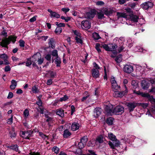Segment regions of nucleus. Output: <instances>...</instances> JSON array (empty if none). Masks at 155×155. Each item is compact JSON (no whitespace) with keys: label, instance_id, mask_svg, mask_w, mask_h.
I'll return each mask as SVG.
<instances>
[{"label":"nucleus","instance_id":"nucleus-1","mask_svg":"<svg viewBox=\"0 0 155 155\" xmlns=\"http://www.w3.org/2000/svg\"><path fill=\"white\" fill-rule=\"evenodd\" d=\"M124 111V108L121 106L116 107L113 109V105L108 104L105 105V111L108 115H112L113 114H122Z\"/></svg>","mask_w":155,"mask_h":155},{"label":"nucleus","instance_id":"nucleus-2","mask_svg":"<svg viewBox=\"0 0 155 155\" xmlns=\"http://www.w3.org/2000/svg\"><path fill=\"white\" fill-rule=\"evenodd\" d=\"M119 19L120 20H126L128 18H129L130 20L133 22H137L138 21L139 18L137 15L132 13H130L129 15L126 13H117Z\"/></svg>","mask_w":155,"mask_h":155},{"label":"nucleus","instance_id":"nucleus-3","mask_svg":"<svg viewBox=\"0 0 155 155\" xmlns=\"http://www.w3.org/2000/svg\"><path fill=\"white\" fill-rule=\"evenodd\" d=\"M108 138L113 141V143L109 141V144L112 149H114L115 147L118 146L120 145L119 141L117 140L116 136L112 133H110L108 134Z\"/></svg>","mask_w":155,"mask_h":155},{"label":"nucleus","instance_id":"nucleus-4","mask_svg":"<svg viewBox=\"0 0 155 155\" xmlns=\"http://www.w3.org/2000/svg\"><path fill=\"white\" fill-rule=\"evenodd\" d=\"M16 38L17 37L16 36H9L8 38L2 39L0 42V45L2 47H6L11 41H12L13 43H14L16 40Z\"/></svg>","mask_w":155,"mask_h":155},{"label":"nucleus","instance_id":"nucleus-5","mask_svg":"<svg viewBox=\"0 0 155 155\" xmlns=\"http://www.w3.org/2000/svg\"><path fill=\"white\" fill-rule=\"evenodd\" d=\"M124 91L122 92H120L118 91H117V90L114 91L113 96L116 97H121L125 95H126L127 93L128 90L127 88L125 85L124 86Z\"/></svg>","mask_w":155,"mask_h":155},{"label":"nucleus","instance_id":"nucleus-6","mask_svg":"<svg viewBox=\"0 0 155 155\" xmlns=\"http://www.w3.org/2000/svg\"><path fill=\"white\" fill-rule=\"evenodd\" d=\"M102 47L106 51H114L117 47L115 44H110L108 45L105 44H102Z\"/></svg>","mask_w":155,"mask_h":155},{"label":"nucleus","instance_id":"nucleus-7","mask_svg":"<svg viewBox=\"0 0 155 155\" xmlns=\"http://www.w3.org/2000/svg\"><path fill=\"white\" fill-rule=\"evenodd\" d=\"M101 11L106 15L109 16L113 13L114 11L113 9L110 8H104L101 9Z\"/></svg>","mask_w":155,"mask_h":155},{"label":"nucleus","instance_id":"nucleus-8","mask_svg":"<svg viewBox=\"0 0 155 155\" xmlns=\"http://www.w3.org/2000/svg\"><path fill=\"white\" fill-rule=\"evenodd\" d=\"M91 27V23L88 20L83 21L81 22V28L82 29L87 30Z\"/></svg>","mask_w":155,"mask_h":155},{"label":"nucleus","instance_id":"nucleus-9","mask_svg":"<svg viewBox=\"0 0 155 155\" xmlns=\"http://www.w3.org/2000/svg\"><path fill=\"white\" fill-rule=\"evenodd\" d=\"M153 5L152 3L148 1L142 4L141 6L144 9L147 10L152 8Z\"/></svg>","mask_w":155,"mask_h":155},{"label":"nucleus","instance_id":"nucleus-10","mask_svg":"<svg viewBox=\"0 0 155 155\" xmlns=\"http://www.w3.org/2000/svg\"><path fill=\"white\" fill-rule=\"evenodd\" d=\"M31 131H23L20 132V135L24 138L28 139L31 136Z\"/></svg>","mask_w":155,"mask_h":155},{"label":"nucleus","instance_id":"nucleus-11","mask_svg":"<svg viewBox=\"0 0 155 155\" xmlns=\"http://www.w3.org/2000/svg\"><path fill=\"white\" fill-rule=\"evenodd\" d=\"M134 70L133 66L130 64H126L124 67V71L127 73H130Z\"/></svg>","mask_w":155,"mask_h":155},{"label":"nucleus","instance_id":"nucleus-12","mask_svg":"<svg viewBox=\"0 0 155 155\" xmlns=\"http://www.w3.org/2000/svg\"><path fill=\"white\" fill-rule=\"evenodd\" d=\"M92 76L95 78L99 77L100 74L98 70L97 69H92L91 70Z\"/></svg>","mask_w":155,"mask_h":155},{"label":"nucleus","instance_id":"nucleus-13","mask_svg":"<svg viewBox=\"0 0 155 155\" xmlns=\"http://www.w3.org/2000/svg\"><path fill=\"white\" fill-rule=\"evenodd\" d=\"M0 58L4 60V64L5 65L9 64L10 63L8 60V57L5 54H0Z\"/></svg>","mask_w":155,"mask_h":155},{"label":"nucleus","instance_id":"nucleus-14","mask_svg":"<svg viewBox=\"0 0 155 155\" xmlns=\"http://www.w3.org/2000/svg\"><path fill=\"white\" fill-rule=\"evenodd\" d=\"M101 109L99 107L95 108L94 112V116L96 118L98 117L101 114Z\"/></svg>","mask_w":155,"mask_h":155},{"label":"nucleus","instance_id":"nucleus-15","mask_svg":"<svg viewBox=\"0 0 155 155\" xmlns=\"http://www.w3.org/2000/svg\"><path fill=\"white\" fill-rule=\"evenodd\" d=\"M48 11L50 12V15L51 18H58L60 17V15L56 12H53L51 9H48Z\"/></svg>","mask_w":155,"mask_h":155},{"label":"nucleus","instance_id":"nucleus-16","mask_svg":"<svg viewBox=\"0 0 155 155\" xmlns=\"http://www.w3.org/2000/svg\"><path fill=\"white\" fill-rule=\"evenodd\" d=\"M80 124L77 122L73 123L71 125V130L73 131H75L78 130L80 127Z\"/></svg>","mask_w":155,"mask_h":155},{"label":"nucleus","instance_id":"nucleus-17","mask_svg":"<svg viewBox=\"0 0 155 155\" xmlns=\"http://www.w3.org/2000/svg\"><path fill=\"white\" fill-rule=\"evenodd\" d=\"M137 104L135 103H129L127 104V106L128 107L130 111H131L134 110V108L137 106Z\"/></svg>","mask_w":155,"mask_h":155},{"label":"nucleus","instance_id":"nucleus-18","mask_svg":"<svg viewBox=\"0 0 155 155\" xmlns=\"http://www.w3.org/2000/svg\"><path fill=\"white\" fill-rule=\"evenodd\" d=\"M41 57V55L40 53H37L36 54L33 55L31 58L32 62L34 63H35L36 61H37L38 60L39 58Z\"/></svg>","mask_w":155,"mask_h":155},{"label":"nucleus","instance_id":"nucleus-19","mask_svg":"<svg viewBox=\"0 0 155 155\" xmlns=\"http://www.w3.org/2000/svg\"><path fill=\"white\" fill-rule=\"evenodd\" d=\"M95 13L93 11H91L89 12L86 13L85 15V17L86 18H93L94 16Z\"/></svg>","mask_w":155,"mask_h":155},{"label":"nucleus","instance_id":"nucleus-20","mask_svg":"<svg viewBox=\"0 0 155 155\" xmlns=\"http://www.w3.org/2000/svg\"><path fill=\"white\" fill-rule=\"evenodd\" d=\"M153 114H155V106L153 107L150 110H148L146 114V115L151 117Z\"/></svg>","mask_w":155,"mask_h":155},{"label":"nucleus","instance_id":"nucleus-21","mask_svg":"<svg viewBox=\"0 0 155 155\" xmlns=\"http://www.w3.org/2000/svg\"><path fill=\"white\" fill-rule=\"evenodd\" d=\"M141 84L143 88L144 89H147L149 87L150 85L149 84L145 81H142Z\"/></svg>","mask_w":155,"mask_h":155},{"label":"nucleus","instance_id":"nucleus-22","mask_svg":"<svg viewBox=\"0 0 155 155\" xmlns=\"http://www.w3.org/2000/svg\"><path fill=\"white\" fill-rule=\"evenodd\" d=\"M17 85V83L15 80H12L11 81V84L10 86V88L12 90L14 89Z\"/></svg>","mask_w":155,"mask_h":155},{"label":"nucleus","instance_id":"nucleus-23","mask_svg":"<svg viewBox=\"0 0 155 155\" xmlns=\"http://www.w3.org/2000/svg\"><path fill=\"white\" fill-rule=\"evenodd\" d=\"M56 114L61 117H63L64 116V111L61 109L57 110Z\"/></svg>","mask_w":155,"mask_h":155},{"label":"nucleus","instance_id":"nucleus-24","mask_svg":"<svg viewBox=\"0 0 155 155\" xmlns=\"http://www.w3.org/2000/svg\"><path fill=\"white\" fill-rule=\"evenodd\" d=\"M90 96V94L87 92L84 93L83 97L81 99V101H83L87 100Z\"/></svg>","mask_w":155,"mask_h":155},{"label":"nucleus","instance_id":"nucleus-25","mask_svg":"<svg viewBox=\"0 0 155 155\" xmlns=\"http://www.w3.org/2000/svg\"><path fill=\"white\" fill-rule=\"evenodd\" d=\"M49 41L48 42L49 46L53 48L55 47V45L54 44V40L53 38H51L49 39Z\"/></svg>","mask_w":155,"mask_h":155},{"label":"nucleus","instance_id":"nucleus-26","mask_svg":"<svg viewBox=\"0 0 155 155\" xmlns=\"http://www.w3.org/2000/svg\"><path fill=\"white\" fill-rule=\"evenodd\" d=\"M112 89L114 91L115 90H117L120 88V86L117 84V83L111 84Z\"/></svg>","mask_w":155,"mask_h":155},{"label":"nucleus","instance_id":"nucleus-27","mask_svg":"<svg viewBox=\"0 0 155 155\" xmlns=\"http://www.w3.org/2000/svg\"><path fill=\"white\" fill-rule=\"evenodd\" d=\"M71 133L68 130H66L64 131L63 136L64 138H67L71 135Z\"/></svg>","mask_w":155,"mask_h":155},{"label":"nucleus","instance_id":"nucleus-28","mask_svg":"<svg viewBox=\"0 0 155 155\" xmlns=\"http://www.w3.org/2000/svg\"><path fill=\"white\" fill-rule=\"evenodd\" d=\"M54 62L56 64L57 67H59L61 63V61L60 58L58 57H56Z\"/></svg>","mask_w":155,"mask_h":155},{"label":"nucleus","instance_id":"nucleus-29","mask_svg":"<svg viewBox=\"0 0 155 155\" xmlns=\"http://www.w3.org/2000/svg\"><path fill=\"white\" fill-rule=\"evenodd\" d=\"M131 85L134 89L136 88L138 86V83L135 80H133L131 82Z\"/></svg>","mask_w":155,"mask_h":155},{"label":"nucleus","instance_id":"nucleus-30","mask_svg":"<svg viewBox=\"0 0 155 155\" xmlns=\"http://www.w3.org/2000/svg\"><path fill=\"white\" fill-rule=\"evenodd\" d=\"M23 115L25 119L27 118L29 115V111L27 109L25 110L23 112Z\"/></svg>","mask_w":155,"mask_h":155},{"label":"nucleus","instance_id":"nucleus-31","mask_svg":"<svg viewBox=\"0 0 155 155\" xmlns=\"http://www.w3.org/2000/svg\"><path fill=\"white\" fill-rule=\"evenodd\" d=\"M114 119L112 117H109L107 118L106 122L109 125H111L112 124Z\"/></svg>","mask_w":155,"mask_h":155},{"label":"nucleus","instance_id":"nucleus-32","mask_svg":"<svg viewBox=\"0 0 155 155\" xmlns=\"http://www.w3.org/2000/svg\"><path fill=\"white\" fill-rule=\"evenodd\" d=\"M104 13L102 12L101 10V12L98 13L97 14L98 18L99 19H102L103 18H104Z\"/></svg>","mask_w":155,"mask_h":155},{"label":"nucleus","instance_id":"nucleus-33","mask_svg":"<svg viewBox=\"0 0 155 155\" xmlns=\"http://www.w3.org/2000/svg\"><path fill=\"white\" fill-rule=\"evenodd\" d=\"M102 46V44L101 45L99 43H97L96 45L95 48L98 53L101 52V48Z\"/></svg>","mask_w":155,"mask_h":155},{"label":"nucleus","instance_id":"nucleus-34","mask_svg":"<svg viewBox=\"0 0 155 155\" xmlns=\"http://www.w3.org/2000/svg\"><path fill=\"white\" fill-rule=\"evenodd\" d=\"M122 60V56L120 55L116 57L115 59V61L118 63H120Z\"/></svg>","mask_w":155,"mask_h":155},{"label":"nucleus","instance_id":"nucleus-35","mask_svg":"<svg viewBox=\"0 0 155 155\" xmlns=\"http://www.w3.org/2000/svg\"><path fill=\"white\" fill-rule=\"evenodd\" d=\"M87 137L86 136L84 137L81 139V142L83 143L84 144L86 145L87 142Z\"/></svg>","mask_w":155,"mask_h":155},{"label":"nucleus","instance_id":"nucleus-36","mask_svg":"<svg viewBox=\"0 0 155 155\" xmlns=\"http://www.w3.org/2000/svg\"><path fill=\"white\" fill-rule=\"evenodd\" d=\"M93 36L94 39L96 40H98L101 38V37L96 32L93 33Z\"/></svg>","mask_w":155,"mask_h":155},{"label":"nucleus","instance_id":"nucleus-37","mask_svg":"<svg viewBox=\"0 0 155 155\" xmlns=\"http://www.w3.org/2000/svg\"><path fill=\"white\" fill-rule=\"evenodd\" d=\"M134 50L135 51L143 52V49L139 46H136L135 47Z\"/></svg>","mask_w":155,"mask_h":155},{"label":"nucleus","instance_id":"nucleus-38","mask_svg":"<svg viewBox=\"0 0 155 155\" xmlns=\"http://www.w3.org/2000/svg\"><path fill=\"white\" fill-rule=\"evenodd\" d=\"M39 134L40 136L41 137V138L43 139L44 140H47L48 139V137L46 135L44 134L42 132H39Z\"/></svg>","mask_w":155,"mask_h":155},{"label":"nucleus","instance_id":"nucleus-39","mask_svg":"<svg viewBox=\"0 0 155 155\" xmlns=\"http://www.w3.org/2000/svg\"><path fill=\"white\" fill-rule=\"evenodd\" d=\"M10 136L12 138L15 137L16 136V134L15 133L14 130H12L9 133Z\"/></svg>","mask_w":155,"mask_h":155},{"label":"nucleus","instance_id":"nucleus-40","mask_svg":"<svg viewBox=\"0 0 155 155\" xmlns=\"http://www.w3.org/2000/svg\"><path fill=\"white\" fill-rule=\"evenodd\" d=\"M52 150L54 153L58 154L59 152V149L56 146H54L52 148Z\"/></svg>","mask_w":155,"mask_h":155},{"label":"nucleus","instance_id":"nucleus-41","mask_svg":"<svg viewBox=\"0 0 155 155\" xmlns=\"http://www.w3.org/2000/svg\"><path fill=\"white\" fill-rule=\"evenodd\" d=\"M75 39L78 43H79L80 44H81L82 43V41L81 36H79V37H76Z\"/></svg>","mask_w":155,"mask_h":155},{"label":"nucleus","instance_id":"nucleus-42","mask_svg":"<svg viewBox=\"0 0 155 155\" xmlns=\"http://www.w3.org/2000/svg\"><path fill=\"white\" fill-rule=\"evenodd\" d=\"M62 31V29L60 27H57L55 31V32L57 34H59L61 33Z\"/></svg>","mask_w":155,"mask_h":155},{"label":"nucleus","instance_id":"nucleus-43","mask_svg":"<svg viewBox=\"0 0 155 155\" xmlns=\"http://www.w3.org/2000/svg\"><path fill=\"white\" fill-rule=\"evenodd\" d=\"M49 74L51 78H54L56 76V74L55 72L50 71L49 72Z\"/></svg>","mask_w":155,"mask_h":155},{"label":"nucleus","instance_id":"nucleus-44","mask_svg":"<svg viewBox=\"0 0 155 155\" xmlns=\"http://www.w3.org/2000/svg\"><path fill=\"white\" fill-rule=\"evenodd\" d=\"M10 147L11 149H12L16 152H18V146L17 145H15L14 146H11Z\"/></svg>","mask_w":155,"mask_h":155},{"label":"nucleus","instance_id":"nucleus-45","mask_svg":"<svg viewBox=\"0 0 155 155\" xmlns=\"http://www.w3.org/2000/svg\"><path fill=\"white\" fill-rule=\"evenodd\" d=\"M19 46L21 48H24L25 46V42L22 40H20L19 41Z\"/></svg>","mask_w":155,"mask_h":155},{"label":"nucleus","instance_id":"nucleus-46","mask_svg":"<svg viewBox=\"0 0 155 155\" xmlns=\"http://www.w3.org/2000/svg\"><path fill=\"white\" fill-rule=\"evenodd\" d=\"M134 92L136 94H138V95H140L142 96L143 97H147L149 96L148 94H146L144 93H143L140 92H135V91H134Z\"/></svg>","mask_w":155,"mask_h":155},{"label":"nucleus","instance_id":"nucleus-47","mask_svg":"<svg viewBox=\"0 0 155 155\" xmlns=\"http://www.w3.org/2000/svg\"><path fill=\"white\" fill-rule=\"evenodd\" d=\"M32 91L33 93H38L39 91L38 88L35 86L32 87Z\"/></svg>","mask_w":155,"mask_h":155},{"label":"nucleus","instance_id":"nucleus-48","mask_svg":"<svg viewBox=\"0 0 155 155\" xmlns=\"http://www.w3.org/2000/svg\"><path fill=\"white\" fill-rule=\"evenodd\" d=\"M68 97L66 95H65L63 97L60 98L59 101L61 102L63 101H65L67 99H68Z\"/></svg>","mask_w":155,"mask_h":155},{"label":"nucleus","instance_id":"nucleus-49","mask_svg":"<svg viewBox=\"0 0 155 155\" xmlns=\"http://www.w3.org/2000/svg\"><path fill=\"white\" fill-rule=\"evenodd\" d=\"M31 58H28V59L27 61L26 62V65L27 66H29L31 64Z\"/></svg>","mask_w":155,"mask_h":155},{"label":"nucleus","instance_id":"nucleus-50","mask_svg":"<svg viewBox=\"0 0 155 155\" xmlns=\"http://www.w3.org/2000/svg\"><path fill=\"white\" fill-rule=\"evenodd\" d=\"M85 145L83 143H81V141L78 143V147L80 149H81L83 148Z\"/></svg>","mask_w":155,"mask_h":155},{"label":"nucleus","instance_id":"nucleus-51","mask_svg":"<svg viewBox=\"0 0 155 155\" xmlns=\"http://www.w3.org/2000/svg\"><path fill=\"white\" fill-rule=\"evenodd\" d=\"M97 141L98 142L100 143H102L103 141V137L101 136L98 137L97 139Z\"/></svg>","mask_w":155,"mask_h":155},{"label":"nucleus","instance_id":"nucleus-52","mask_svg":"<svg viewBox=\"0 0 155 155\" xmlns=\"http://www.w3.org/2000/svg\"><path fill=\"white\" fill-rule=\"evenodd\" d=\"M52 54L53 56H55L56 57H58L57 54V51L56 50H54L52 52Z\"/></svg>","mask_w":155,"mask_h":155},{"label":"nucleus","instance_id":"nucleus-53","mask_svg":"<svg viewBox=\"0 0 155 155\" xmlns=\"http://www.w3.org/2000/svg\"><path fill=\"white\" fill-rule=\"evenodd\" d=\"M44 59L41 58V57L39 58L37 62L38 64H41L43 62Z\"/></svg>","mask_w":155,"mask_h":155},{"label":"nucleus","instance_id":"nucleus-54","mask_svg":"<svg viewBox=\"0 0 155 155\" xmlns=\"http://www.w3.org/2000/svg\"><path fill=\"white\" fill-rule=\"evenodd\" d=\"M140 105L143 108H145L147 107L148 104L147 103H142L140 104Z\"/></svg>","mask_w":155,"mask_h":155},{"label":"nucleus","instance_id":"nucleus-55","mask_svg":"<svg viewBox=\"0 0 155 155\" xmlns=\"http://www.w3.org/2000/svg\"><path fill=\"white\" fill-rule=\"evenodd\" d=\"M144 68H145V69L146 71H151L153 70V68L150 67L149 66H148L146 65H145V66H144Z\"/></svg>","mask_w":155,"mask_h":155},{"label":"nucleus","instance_id":"nucleus-56","mask_svg":"<svg viewBox=\"0 0 155 155\" xmlns=\"http://www.w3.org/2000/svg\"><path fill=\"white\" fill-rule=\"evenodd\" d=\"M45 117L47 118L46 121L48 122H51L53 120V119L48 116H46Z\"/></svg>","mask_w":155,"mask_h":155},{"label":"nucleus","instance_id":"nucleus-57","mask_svg":"<svg viewBox=\"0 0 155 155\" xmlns=\"http://www.w3.org/2000/svg\"><path fill=\"white\" fill-rule=\"evenodd\" d=\"M110 82H111V84H114V83H117L116 81L115 80V79H114V77H113V76H111V77Z\"/></svg>","mask_w":155,"mask_h":155},{"label":"nucleus","instance_id":"nucleus-58","mask_svg":"<svg viewBox=\"0 0 155 155\" xmlns=\"http://www.w3.org/2000/svg\"><path fill=\"white\" fill-rule=\"evenodd\" d=\"M61 10L65 13L68 12L70 10L69 8H63L61 9Z\"/></svg>","mask_w":155,"mask_h":155},{"label":"nucleus","instance_id":"nucleus-59","mask_svg":"<svg viewBox=\"0 0 155 155\" xmlns=\"http://www.w3.org/2000/svg\"><path fill=\"white\" fill-rule=\"evenodd\" d=\"M73 32L75 35H76V37H79V36H81V34L77 30L73 31Z\"/></svg>","mask_w":155,"mask_h":155},{"label":"nucleus","instance_id":"nucleus-60","mask_svg":"<svg viewBox=\"0 0 155 155\" xmlns=\"http://www.w3.org/2000/svg\"><path fill=\"white\" fill-rule=\"evenodd\" d=\"M51 55L50 54H47L45 57V59L48 61H50L51 59Z\"/></svg>","mask_w":155,"mask_h":155},{"label":"nucleus","instance_id":"nucleus-61","mask_svg":"<svg viewBox=\"0 0 155 155\" xmlns=\"http://www.w3.org/2000/svg\"><path fill=\"white\" fill-rule=\"evenodd\" d=\"M12 116L11 117L8 119V121H7V123L8 124H11L12 123Z\"/></svg>","mask_w":155,"mask_h":155},{"label":"nucleus","instance_id":"nucleus-62","mask_svg":"<svg viewBox=\"0 0 155 155\" xmlns=\"http://www.w3.org/2000/svg\"><path fill=\"white\" fill-rule=\"evenodd\" d=\"M11 68L9 66H6L5 68V71L7 72L10 71Z\"/></svg>","mask_w":155,"mask_h":155},{"label":"nucleus","instance_id":"nucleus-63","mask_svg":"<svg viewBox=\"0 0 155 155\" xmlns=\"http://www.w3.org/2000/svg\"><path fill=\"white\" fill-rule=\"evenodd\" d=\"M30 155H40V154L38 152H31L29 153Z\"/></svg>","mask_w":155,"mask_h":155},{"label":"nucleus","instance_id":"nucleus-64","mask_svg":"<svg viewBox=\"0 0 155 155\" xmlns=\"http://www.w3.org/2000/svg\"><path fill=\"white\" fill-rule=\"evenodd\" d=\"M88 152L90 153L88 155H97L93 151L91 150H88Z\"/></svg>","mask_w":155,"mask_h":155}]
</instances>
